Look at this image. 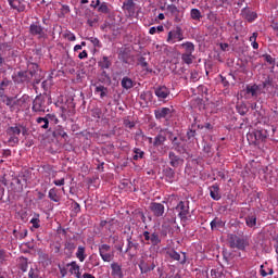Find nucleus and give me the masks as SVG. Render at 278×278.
Segmentation results:
<instances>
[{
    "mask_svg": "<svg viewBox=\"0 0 278 278\" xmlns=\"http://www.w3.org/2000/svg\"><path fill=\"white\" fill-rule=\"evenodd\" d=\"M10 81L8 79L1 80L0 81V90H5L8 88Z\"/></svg>",
    "mask_w": 278,
    "mask_h": 278,
    "instance_id": "nucleus-47",
    "label": "nucleus"
},
{
    "mask_svg": "<svg viewBox=\"0 0 278 278\" xmlns=\"http://www.w3.org/2000/svg\"><path fill=\"white\" fill-rule=\"evenodd\" d=\"M53 184H54V186H64L65 179L61 178L59 180H54Z\"/></svg>",
    "mask_w": 278,
    "mask_h": 278,
    "instance_id": "nucleus-52",
    "label": "nucleus"
},
{
    "mask_svg": "<svg viewBox=\"0 0 278 278\" xmlns=\"http://www.w3.org/2000/svg\"><path fill=\"white\" fill-rule=\"evenodd\" d=\"M8 257H10V255L5 252V250L0 249V264L8 262Z\"/></svg>",
    "mask_w": 278,
    "mask_h": 278,
    "instance_id": "nucleus-40",
    "label": "nucleus"
},
{
    "mask_svg": "<svg viewBox=\"0 0 278 278\" xmlns=\"http://www.w3.org/2000/svg\"><path fill=\"white\" fill-rule=\"evenodd\" d=\"M98 12H102V14H108L110 9L108 8V3L102 2L98 5Z\"/></svg>",
    "mask_w": 278,
    "mask_h": 278,
    "instance_id": "nucleus-37",
    "label": "nucleus"
},
{
    "mask_svg": "<svg viewBox=\"0 0 278 278\" xmlns=\"http://www.w3.org/2000/svg\"><path fill=\"white\" fill-rule=\"evenodd\" d=\"M184 40V30L181 27H176L168 31L166 42L168 45H175L176 42H181Z\"/></svg>",
    "mask_w": 278,
    "mask_h": 278,
    "instance_id": "nucleus-1",
    "label": "nucleus"
},
{
    "mask_svg": "<svg viewBox=\"0 0 278 278\" xmlns=\"http://www.w3.org/2000/svg\"><path fill=\"white\" fill-rule=\"evenodd\" d=\"M173 111L170 108H161L154 111V116L157 121H162V118H170Z\"/></svg>",
    "mask_w": 278,
    "mask_h": 278,
    "instance_id": "nucleus-8",
    "label": "nucleus"
},
{
    "mask_svg": "<svg viewBox=\"0 0 278 278\" xmlns=\"http://www.w3.org/2000/svg\"><path fill=\"white\" fill-rule=\"evenodd\" d=\"M190 16L192 21H201L202 18L201 11L199 9H192L190 12Z\"/></svg>",
    "mask_w": 278,
    "mask_h": 278,
    "instance_id": "nucleus-29",
    "label": "nucleus"
},
{
    "mask_svg": "<svg viewBox=\"0 0 278 278\" xmlns=\"http://www.w3.org/2000/svg\"><path fill=\"white\" fill-rule=\"evenodd\" d=\"M99 253L103 262H112V260H114V252H111V247L109 244L100 245Z\"/></svg>",
    "mask_w": 278,
    "mask_h": 278,
    "instance_id": "nucleus-2",
    "label": "nucleus"
},
{
    "mask_svg": "<svg viewBox=\"0 0 278 278\" xmlns=\"http://www.w3.org/2000/svg\"><path fill=\"white\" fill-rule=\"evenodd\" d=\"M134 86V80H131V78L129 77H124L122 79V87L125 89V90H131V87Z\"/></svg>",
    "mask_w": 278,
    "mask_h": 278,
    "instance_id": "nucleus-22",
    "label": "nucleus"
},
{
    "mask_svg": "<svg viewBox=\"0 0 278 278\" xmlns=\"http://www.w3.org/2000/svg\"><path fill=\"white\" fill-rule=\"evenodd\" d=\"M258 90H260V87H257V85L247 87V93L251 94V97H257Z\"/></svg>",
    "mask_w": 278,
    "mask_h": 278,
    "instance_id": "nucleus-28",
    "label": "nucleus"
},
{
    "mask_svg": "<svg viewBox=\"0 0 278 278\" xmlns=\"http://www.w3.org/2000/svg\"><path fill=\"white\" fill-rule=\"evenodd\" d=\"M67 267H70L71 275H75V273H78V270H79V266H78L77 262H75V261L68 263Z\"/></svg>",
    "mask_w": 278,
    "mask_h": 278,
    "instance_id": "nucleus-32",
    "label": "nucleus"
},
{
    "mask_svg": "<svg viewBox=\"0 0 278 278\" xmlns=\"http://www.w3.org/2000/svg\"><path fill=\"white\" fill-rule=\"evenodd\" d=\"M9 5L17 12H25V4L21 0H8Z\"/></svg>",
    "mask_w": 278,
    "mask_h": 278,
    "instance_id": "nucleus-11",
    "label": "nucleus"
},
{
    "mask_svg": "<svg viewBox=\"0 0 278 278\" xmlns=\"http://www.w3.org/2000/svg\"><path fill=\"white\" fill-rule=\"evenodd\" d=\"M29 31L31 36H36L37 38H45V36H47L45 27H42V25H40L39 23L31 24L29 26Z\"/></svg>",
    "mask_w": 278,
    "mask_h": 278,
    "instance_id": "nucleus-4",
    "label": "nucleus"
},
{
    "mask_svg": "<svg viewBox=\"0 0 278 278\" xmlns=\"http://www.w3.org/2000/svg\"><path fill=\"white\" fill-rule=\"evenodd\" d=\"M220 227H225V223L218 218H215L211 222V229L212 231L220 228Z\"/></svg>",
    "mask_w": 278,
    "mask_h": 278,
    "instance_id": "nucleus-23",
    "label": "nucleus"
},
{
    "mask_svg": "<svg viewBox=\"0 0 278 278\" xmlns=\"http://www.w3.org/2000/svg\"><path fill=\"white\" fill-rule=\"evenodd\" d=\"M100 68H110L112 66V61H110V58L103 56L102 60L99 62Z\"/></svg>",
    "mask_w": 278,
    "mask_h": 278,
    "instance_id": "nucleus-24",
    "label": "nucleus"
},
{
    "mask_svg": "<svg viewBox=\"0 0 278 278\" xmlns=\"http://www.w3.org/2000/svg\"><path fill=\"white\" fill-rule=\"evenodd\" d=\"M139 64H140V66L142 67V68H146V71H149V68H148V66H149V63L147 62V59H144V58H140L139 59Z\"/></svg>",
    "mask_w": 278,
    "mask_h": 278,
    "instance_id": "nucleus-44",
    "label": "nucleus"
},
{
    "mask_svg": "<svg viewBox=\"0 0 278 278\" xmlns=\"http://www.w3.org/2000/svg\"><path fill=\"white\" fill-rule=\"evenodd\" d=\"M8 142L10 144V147H14V144H18V137L11 135Z\"/></svg>",
    "mask_w": 278,
    "mask_h": 278,
    "instance_id": "nucleus-43",
    "label": "nucleus"
},
{
    "mask_svg": "<svg viewBox=\"0 0 278 278\" xmlns=\"http://www.w3.org/2000/svg\"><path fill=\"white\" fill-rule=\"evenodd\" d=\"M211 198H213L214 201H220V188L218 185H213L208 188Z\"/></svg>",
    "mask_w": 278,
    "mask_h": 278,
    "instance_id": "nucleus-13",
    "label": "nucleus"
},
{
    "mask_svg": "<svg viewBox=\"0 0 278 278\" xmlns=\"http://www.w3.org/2000/svg\"><path fill=\"white\" fill-rule=\"evenodd\" d=\"M157 34H161V31H164V26L160 25L156 27Z\"/></svg>",
    "mask_w": 278,
    "mask_h": 278,
    "instance_id": "nucleus-61",
    "label": "nucleus"
},
{
    "mask_svg": "<svg viewBox=\"0 0 278 278\" xmlns=\"http://www.w3.org/2000/svg\"><path fill=\"white\" fill-rule=\"evenodd\" d=\"M260 274L262 277H268V275H273V268L268 267V264L261 265Z\"/></svg>",
    "mask_w": 278,
    "mask_h": 278,
    "instance_id": "nucleus-21",
    "label": "nucleus"
},
{
    "mask_svg": "<svg viewBox=\"0 0 278 278\" xmlns=\"http://www.w3.org/2000/svg\"><path fill=\"white\" fill-rule=\"evenodd\" d=\"M47 106L45 105V99L42 97L37 96L33 101V112H46Z\"/></svg>",
    "mask_w": 278,
    "mask_h": 278,
    "instance_id": "nucleus-7",
    "label": "nucleus"
},
{
    "mask_svg": "<svg viewBox=\"0 0 278 278\" xmlns=\"http://www.w3.org/2000/svg\"><path fill=\"white\" fill-rule=\"evenodd\" d=\"M169 164L173 168H177L184 161L175 154V152H169Z\"/></svg>",
    "mask_w": 278,
    "mask_h": 278,
    "instance_id": "nucleus-12",
    "label": "nucleus"
},
{
    "mask_svg": "<svg viewBox=\"0 0 278 278\" xmlns=\"http://www.w3.org/2000/svg\"><path fill=\"white\" fill-rule=\"evenodd\" d=\"M255 136L258 137L260 140H266V138H268V134H266V130H257L255 132Z\"/></svg>",
    "mask_w": 278,
    "mask_h": 278,
    "instance_id": "nucleus-41",
    "label": "nucleus"
},
{
    "mask_svg": "<svg viewBox=\"0 0 278 278\" xmlns=\"http://www.w3.org/2000/svg\"><path fill=\"white\" fill-rule=\"evenodd\" d=\"M134 155H132V160L138 161V160H142L144 157V151L135 148L134 149Z\"/></svg>",
    "mask_w": 278,
    "mask_h": 278,
    "instance_id": "nucleus-31",
    "label": "nucleus"
},
{
    "mask_svg": "<svg viewBox=\"0 0 278 278\" xmlns=\"http://www.w3.org/2000/svg\"><path fill=\"white\" fill-rule=\"evenodd\" d=\"M30 224L33 225L34 229H40V215H36L30 219Z\"/></svg>",
    "mask_w": 278,
    "mask_h": 278,
    "instance_id": "nucleus-33",
    "label": "nucleus"
},
{
    "mask_svg": "<svg viewBox=\"0 0 278 278\" xmlns=\"http://www.w3.org/2000/svg\"><path fill=\"white\" fill-rule=\"evenodd\" d=\"M66 249H68V251H75L76 245H75V243L68 242V243L66 244Z\"/></svg>",
    "mask_w": 278,
    "mask_h": 278,
    "instance_id": "nucleus-56",
    "label": "nucleus"
},
{
    "mask_svg": "<svg viewBox=\"0 0 278 278\" xmlns=\"http://www.w3.org/2000/svg\"><path fill=\"white\" fill-rule=\"evenodd\" d=\"M66 38L70 42H75L77 40V37H75V34L73 33L67 34Z\"/></svg>",
    "mask_w": 278,
    "mask_h": 278,
    "instance_id": "nucleus-49",
    "label": "nucleus"
},
{
    "mask_svg": "<svg viewBox=\"0 0 278 278\" xmlns=\"http://www.w3.org/2000/svg\"><path fill=\"white\" fill-rule=\"evenodd\" d=\"M150 210L157 217L164 216V206L162 203H156V202L152 203L150 205Z\"/></svg>",
    "mask_w": 278,
    "mask_h": 278,
    "instance_id": "nucleus-10",
    "label": "nucleus"
},
{
    "mask_svg": "<svg viewBox=\"0 0 278 278\" xmlns=\"http://www.w3.org/2000/svg\"><path fill=\"white\" fill-rule=\"evenodd\" d=\"M20 240H23L24 238H27V229H22L18 235Z\"/></svg>",
    "mask_w": 278,
    "mask_h": 278,
    "instance_id": "nucleus-50",
    "label": "nucleus"
},
{
    "mask_svg": "<svg viewBox=\"0 0 278 278\" xmlns=\"http://www.w3.org/2000/svg\"><path fill=\"white\" fill-rule=\"evenodd\" d=\"M8 134H10V136H15L18 138V136H21V126L10 127L8 129Z\"/></svg>",
    "mask_w": 278,
    "mask_h": 278,
    "instance_id": "nucleus-30",
    "label": "nucleus"
},
{
    "mask_svg": "<svg viewBox=\"0 0 278 278\" xmlns=\"http://www.w3.org/2000/svg\"><path fill=\"white\" fill-rule=\"evenodd\" d=\"M164 142H166V134L164 132H160L153 141V147H162V144H164Z\"/></svg>",
    "mask_w": 278,
    "mask_h": 278,
    "instance_id": "nucleus-18",
    "label": "nucleus"
},
{
    "mask_svg": "<svg viewBox=\"0 0 278 278\" xmlns=\"http://www.w3.org/2000/svg\"><path fill=\"white\" fill-rule=\"evenodd\" d=\"M37 123H38V125H41V123H43V125H41V128L49 129V121L47 118L38 117Z\"/></svg>",
    "mask_w": 278,
    "mask_h": 278,
    "instance_id": "nucleus-38",
    "label": "nucleus"
},
{
    "mask_svg": "<svg viewBox=\"0 0 278 278\" xmlns=\"http://www.w3.org/2000/svg\"><path fill=\"white\" fill-rule=\"evenodd\" d=\"M166 10L175 16L177 22L181 21V18H179V9L175 4H168Z\"/></svg>",
    "mask_w": 278,
    "mask_h": 278,
    "instance_id": "nucleus-19",
    "label": "nucleus"
},
{
    "mask_svg": "<svg viewBox=\"0 0 278 278\" xmlns=\"http://www.w3.org/2000/svg\"><path fill=\"white\" fill-rule=\"evenodd\" d=\"M229 245L231 247V249H240L242 251L247 248V240L236 235H230Z\"/></svg>",
    "mask_w": 278,
    "mask_h": 278,
    "instance_id": "nucleus-3",
    "label": "nucleus"
},
{
    "mask_svg": "<svg viewBox=\"0 0 278 278\" xmlns=\"http://www.w3.org/2000/svg\"><path fill=\"white\" fill-rule=\"evenodd\" d=\"M250 42H257V33L252 34V36L250 37Z\"/></svg>",
    "mask_w": 278,
    "mask_h": 278,
    "instance_id": "nucleus-55",
    "label": "nucleus"
},
{
    "mask_svg": "<svg viewBox=\"0 0 278 278\" xmlns=\"http://www.w3.org/2000/svg\"><path fill=\"white\" fill-rule=\"evenodd\" d=\"M54 134L55 136H61V138H66L68 136L62 126H58L54 130Z\"/></svg>",
    "mask_w": 278,
    "mask_h": 278,
    "instance_id": "nucleus-35",
    "label": "nucleus"
},
{
    "mask_svg": "<svg viewBox=\"0 0 278 278\" xmlns=\"http://www.w3.org/2000/svg\"><path fill=\"white\" fill-rule=\"evenodd\" d=\"M79 60H86V58H88V52L86 50H84L83 52H80L78 54Z\"/></svg>",
    "mask_w": 278,
    "mask_h": 278,
    "instance_id": "nucleus-51",
    "label": "nucleus"
},
{
    "mask_svg": "<svg viewBox=\"0 0 278 278\" xmlns=\"http://www.w3.org/2000/svg\"><path fill=\"white\" fill-rule=\"evenodd\" d=\"M83 278H94V276H92L91 274H84Z\"/></svg>",
    "mask_w": 278,
    "mask_h": 278,
    "instance_id": "nucleus-63",
    "label": "nucleus"
},
{
    "mask_svg": "<svg viewBox=\"0 0 278 278\" xmlns=\"http://www.w3.org/2000/svg\"><path fill=\"white\" fill-rule=\"evenodd\" d=\"M28 277L29 278H40V274H39L38 269L30 268L28 271Z\"/></svg>",
    "mask_w": 278,
    "mask_h": 278,
    "instance_id": "nucleus-42",
    "label": "nucleus"
},
{
    "mask_svg": "<svg viewBox=\"0 0 278 278\" xmlns=\"http://www.w3.org/2000/svg\"><path fill=\"white\" fill-rule=\"evenodd\" d=\"M87 40H89V42H91V45H93V47H98V49H101V41L99 40V38L89 37V38H87Z\"/></svg>",
    "mask_w": 278,
    "mask_h": 278,
    "instance_id": "nucleus-39",
    "label": "nucleus"
},
{
    "mask_svg": "<svg viewBox=\"0 0 278 278\" xmlns=\"http://www.w3.org/2000/svg\"><path fill=\"white\" fill-rule=\"evenodd\" d=\"M169 257H172V260H175L176 262H179V260H181V254H179L177 251L172 250L167 252Z\"/></svg>",
    "mask_w": 278,
    "mask_h": 278,
    "instance_id": "nucleus-36",
    "label": "nucleus"
},
{
    "mask_svg": "<svg viewBox=\"0 0 278 278\" xmlns=\"http://www.w3.org/2000/svg\"><path fill=\"white\" fill-rule=\"evenodd\" d=\"M18 105L22 110H29V106L31 105V98H29V96H23L18 100Z\"/></svg>",
    "mask_w": 278,
    "mask_h": 278,
    "instance_id": "nucleus-15",
    "label": "nucleus"
},
{
    "mask_svg": "<svg viewBox=\"0 0 278 278\" xmlns=\"http://www.w3.org/2000/svg\"><path fill=\"white\" fill-rule=\"evenodd\" d=\"M112 277L114 278H123V269L121 268V265L118 263H112Z\"/></svg>",
    "mask_w": 278,
    "mask_h": 278,
    "instance_id": "nucleus-14",
    "label": "nucleus"
},
{
    "mask_svg": "<svg viewBox=\"0 0 278 278\" xmlns=\"http://www.w3.org/2000/svg\"><path fill=\"white\" fill-rule=\"evenodd\" d=\"M245 225H248V227H255L257 225V217H255V215H249L245 218Z\"/></svg>",
    "mask_w": 278,
    "mask_h": 278,
    "instance_id": "nucleus-26",
    "label": "nucleus"
},
{
    "mask_svg": "<svg viewBox=\"0 0 278 278\" xmlns=\"http://www.w3.org/2000/svg\"><path fill=\"white\" fill-rule=\"evenodd\" d=\"M167 177H168L170 182L173 181V179H175V170H173V168H169L167 170Z\"/></svg>",
    "mask_w": 278,
    "mask_h": 278,
    "instance_id": "nucleus-46",
    "label": "nucleus"
},
{
    "mask_svg": "<svg viewBox=\"0 0 278 278\" xmlns=\"http://www.w3.org/2000/svg\"><path fill=\"white\" fill-rule=\"evenodd\" d=\"M265 62H267V64H275V59L271 58L269 54H265Z\"/></svg>",
    "mask_w": 278,
    "mask_h": 278,
    "instance_id": "nucleus-48",
    "label": "nucleus"
},
{
    "mask_svg": "<svg viewBox=\"0 0 278 278\" xmlns=\"http://www.w3.org/2000/svg\"><path fill=\"white\" fill-rule=\"evenodd\" d=\"M149 34H151L152 36H153L154 34H157V28H156L155 26L151 27V28L149 29Z\"/></svg>",
    "mask_w": 278,
    "mask_h": 278,
    "instance_id": "nucleus-57",
    "label": "nucleus"
},
{
    "mask_svg": "<svg viewBox=\"0 0 278 278\" xmlns=\"http://www.w3.org/2000/svg\"><path fill=\"white\" fill-rule=\"evenodd\" d=\"M93 117H94V118H101V110L96 109V110L93 111Z\"/></svg>",
    "mask_w": 278,
    "mask_h": 278,
    "instance_id": "nucleus-54",
    "label": "nucleus"
},
{
    "mask_svg": "<svg viewBox=\"0 0 278 278\" xmlns=\"http://www.w3.org/2000/svg\"><path fill=\"white\" fill-rule=\"evenodd\" d=\"M76 257L79 262H86V257H88V254H86V247L79 245L76 251Z\"/></svg>",
    "mask_w": 278,
    "mask_h": 278,
    "instance_id": "nucleus-17",
    "label": "nucleus"
},
{
    "mask_svg": "<svg viewBox=\"0 0 278 278\" xmlns=\"http://www.w3.org/2000/svg\"><path fill=\"white\" fill-rule=\"evenodd\" d=\"M43 118H47L48 123H49V121H58V117H55L54 114H47L46 117H43Z\"/></svg>",
    "mask_w": 278,
    "mask_h": 278,
    "instance_id": "nucleus-53",
    "label": "nucleus"
},
{
    "mask_svg": "<svg viewBox=\"0 0 278 278\" xmlns=\"http://www.w3.org/2000/svg\"><path fill=\"white\" fill-rule=\"evenodd\" d=\"M48 197L50 201H53L54 203H60V197L58 195V190L55 188L49 190Z\"/></svg>",
    "mask_w": 278,
    "mask_h": 278,
    "instance_id": "nucleus-20",
    "label": "nucleus"
},
{
    "mask_svg": "<svg viewBox=\"0 0 278 278\" xmlns=\"http://www.w3.org/2000/svg\"><path fill=\"white\" fill-rule=\"evenodd\" d=\"M229 47V45H227V43H220V49L223 50V51H227V48Z\"/></svg>",
    "mask_w": 278,
    "mask_h": 278,
    "instance_id": "nucleus-59",
    "label": "nucleus"
},
{
    "mask_svg": "<svg viewBox=\"0 0 278 278\" xmlns=\"http://www.w3.org/2000/svg\"><path fill=\"white\" fill-rule=\"evenodd\" d=\"M155 97H157L159 101L164 99H168L170 96V89L166 86H160L154 89Z\"/></svg>",
    "mask_w": 278,
    "mask_h": 278,
    "instance_id": "nucleus-6",
    "label": "nucleus"
},
{
    "mask_svg": "<svg viewBox=\"0 0 278 278\" xmlns=\"http://www.w3.org/2000/svg\"><path fill=\"white\" fill-rule=\"evenodd\" d=\"M134 0H127L126 2H124V8H126L127 10L134 9Z\"/></svg>",
    "mask_w": 278,
    "mask_h": 278,
    "instance_id": "nucleus-45",
    "label": "nucleus"
},
{
    "mask_svg": "<svg viewBox=\"0 0 278 278\" xmlns=\"http://www.w3.org/2000/svg\"><path fill=\"white\" fill-rule=\"evenodd\" d=\"M181 60L185 64H192L195 60V58L192 54H188V53H182L181 54Z\"/></svg>",
    "mask_w": 278,
    "mask_h": 278,
    "instance_id": "nucleus-25",
    "label": "nucleus"
},
{
    "mask_svg": "<svg viewBox=\"0 0 278 278\" xmlns=\"http://www.w3.org/2000/svg\"><path fill=\"white\" fill-rule=\"evenodd\" d=\"M74 51H81V45H76L75 47H74Z\"/></svg>",
    "mask_w": 278,
    "mask_h": 278,
    "instance_id": "nucleus-62",
    "label": "nucleus"
},
{
    "mask_svg": "<svg viewBox=\"0 0 278 278\" xmlns=\"http://www.w3.org/2000/svg\"><path fill=\"white\" fill-rule=\"evenodd\" d=\"M237 112L241 116H244L247 114V112H249V109L247 108V104H239V105H237Z\"/></svg>",
    "mask_w": 278,
    "mask_h": 278,
    "instance_id": "nucleus-34",
    "label": "nucleus"
},
{
    "mask_svg": "<svg viewBox=\"0 0 278 278\" xmlns=\"http://www.w3.org/2000/svg\"><path fill=\"white\" fill-rule=\"evenodd\" d=\"M157 18H159V21H164V18H165L164 13H160Z\"/></svg>",
    "mask_w": 278,
    "mask_h": 278,
    "instance_id": "nucleus-64",
    "label": "nucleus"
},
{
    "mask_svg": "<svg viewBox=\"0 0 278 278\" xmlns=\"http://www.w3.org/2000/svg\"><path fill=\"white\" fill-rule=\"evenodd\" d=\"M251 45L253 49H260V43H257V41H254Z\"/></svg>",
    "mask_w": 278,
    "mask_h": 278,
    "instance_id": "nucleus-60",
    "label": "nucleus"
},
{
    "mask_svg": "<svg viewBox=\"0 0 278 278\" xmlns=\"http://www.w3.org/2000/svg\"><path fill=\"white\" fill-rule=\"evenodd\" d=\"M143 238L144 240L151 244H153V247H157V244H160V242H162V240L160 239V235H157L156 232H149V231H144L143 232Z\"/></svg>",
    "mask_w": 278,
    "mask_h": 278,
    "instance_id": "nucleus-5",
    "label": "nucleus"
},
{
    "mask_svg": "<svg viewBox=\"0 0 278 278\" xmlns=\"http://www.w3.org/2000/svg\"><path fill=\"white\" fill-rule=\"evenodd\" d=\"M94 92L100 94V98L103 99V97L108 94V88H105L103 85H99L96 87Z\"/></svg>",
    "mask_w": 278,
    "mask_h": 278,
    "instance_id": "nucleus-27",
    "label": "nucleus"
},
{
    "mask_svg": "<svg viewBox=\"0 0 278 278\" xmlns=\"http://www.w3.org/2000/svg\"><path fill=\"white\" fill-rule=\"evenodd\" d=\"M176 212H178V216L182 220H188V206L184 203V201H180L176 206Z\"/></svg>",
    "mask_w": 278,
    "mask_h": 278,
    "instance_id": "nucleus-9",
    "label": "nucleus"
},
{
    "mask_svg": "<svg viewBox=\"0 0 278 278\" xmlns=\"http://www.w3.org/2000/svg\"><path fill=\"white\" fill-rule=\"evenodd\" d=\"M180 49H184V53H194V43L192 41H186L180 45Z\"/></svg>",
    "mask_w": 278,
    "mask_h": 278,
    "instance_id": "nucleus-16",
    "label": "nucleus"
},
{
    "mask_svg": "<svg viewBox=\"0 0 278 278\" xmlns=\"http://www.w3.org/2000/svg\"><path fill=\"white\" fill-rule=\"evenodd\" d=\"M101 1L100 0H97L96 2L92 1L91 2V8H97L98 5H100Z\"/></svg>",
    "mask_w": 278,
    "mask_h": 278,
    "instance_id": "nucleus-58",
    "label": "nucleus"
}]
</instances>
